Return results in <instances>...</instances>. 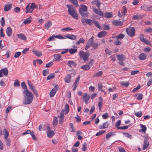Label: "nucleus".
Wrapping results in <instances>:
<instances>
[{
	"label": "nucleus",
	"instance_id": "nucleus-8",
	"mask_svg": "<svg viewBox=\"0 0 152 152\" xmlns=\"http://www.w3.org/2000/svg\"><path fill=\"white\" fill-rule=\"evenodd\" d=\"M8 70L7 68L5 67L0 70V77H3L4 76H7L8 75Z\"/></svg>",
	"mask_w": 152,
	"mask_h": 152
},
{
	"label": "nucleus",
	"instance_id": "nucleus-14",
	"mask_svg": "<svg viewBox=\"0 0 152 152\" xmlns=\"http://www.w3.org/2000/svg\"><path fill=\"white\" fill-rule=\"evenodd\" d=\"M58 86V85H56L53 88L50 93V97H53L55 94L56 91H57Z\"/></svg>",
	"mask_w": 152,
	"mask_h": 152
},
{
	"label": "nucleus",
	"instance_id": "nucleus-38",
	"mask_svg": "<svg viewBox=\"0 0 152 152\" xmlns=\"http://www.w3.org/2000/svg\"><path fill=\"white\" fill-rule=\"evenodd\" d=\"M51 25V22L50 21H49L45 23V26L46 28L48 29L50 28Z\"/></svg>",
	"mask_w": 152,
	"mask_h": 152
},
{
	"label": "nucleus",
	"instance_id": "nucleus-7",
	"mask_svg": "<svg viewBox=\"0 0 152 152\" xmlns=\"http://www.w3.org/2000/svg\"><path fill=\"white\" fill-rule=\"evenodd\" d=\"M140 39L141 41L150 46H151V44L150 42L148 39L144 38V35L143 34H141L140 35Z\"/></svg>",
	"mask_w": 152,
	"mask_h": 152
},
{
	"label": "nucleus",
	"instance_id": "nucleus-46",
	"mask_svg": "<svg viewBox=\"0 0 152 152\" xmlns=\"http://www.w3.org/2000/svg\"><path fill=\"white\" fill-rule=\"evenodd\" d=\"M14 86V87H19L20 86L19 82L18 80H16L15 81Z\"/></svg>",
	"mask_w": 152,
	"mask_h": 152
},
{
	"label": "nucleus",
	"instance_id": "nucleus-2",
	"mask_svg": "<svg viewBox=\"0 0 152 152\" xmlns=\"http://www.w3.org/2000/svg\"><path fill=\"white\" fill-rule=\"evenodd\" d=\"M87 7L86 6L83 5L80 6L79 12L81 15L84 17H88V13L87 12Z\"/></svg>",
	"mask_w": 152,
	"mask_h": 152
},
{
	"label": "nucleus",
	"instance_id": "nucleus-62",
	"mask_svg": "<svg viewBox=\"0 0 152 152\" xmlns=\"http://www.w3.org/2000/svg\"><path fill=\"white\" fill-rule=\"evenodd\" d=\"M56 38H57L60 39H65L64 37H63L62 35H55Z\"/></svg>",
	"mask_w": 152,
	"mask_h": 152
},
{
	"label": "nucleus",
	"instance_id": "nucleus-1",
	"mask_svg": "<svg viewBox=\"0 0 152 152\" xmlns=\"http://www.w3.org/2000/svg\"><path fill=\"white\" fill-rule=\"evenodd\" d=\"M68 10V13L71 15L74 19L77 20L78 17L77 13L76 12V9L71 5H66Z\"/></svg>",
	"mask_w": 152,
	"mask_h": 152
},
{
	"label": "nucleus",
	"instance_id": "nucleus-27",
	"mask_svg": "<svg viewBox=\"0 0 152 152\" xmlns=\"http://www.w3.org/2000/svg\"><path fill=\"white\" fill-rule=\"evenodd\" d=\"M147 56L146 54L142 53L139 55V58L141 60H144L146 59Z\"/></svg>",
	"mask_w": 152,
	"mask_h": 152
},
{
	"label": "nucleus",
	"instance_id": "nucleus-55",
	"mask_svg": "<svg viewBox=\"0 0 152 152\" xmlns=\"http://www.w3.org/2000/svg\"><path fill=\"white\" fill-rule=\"evenodd\" d=\"M103 72L102 71H100L96 73L94 75V76L95 77H99L101 76Z\"/></svg>",
	"mask_w": 152,
	"mask_h": 152
},
{
	"label": "nucleus",
	"instance_id": "nucleus-4",
	"mask_svg": "<svg viewBox=\"0 0 152 152\" xmlns=\"http://www.w3.org/2000/svg\"><path fill=\"white\" fill-rule=\"evenodd\" d=\"M127 34L130 37H132L135 35V29L133 27L127 28L126 29Z\"/></svg>",
	"mask_w": 152,
	"mask_h": 152
},
{
	"label": "nucleus",
	"instance_id": "nucleus-45",
	"mask_svg": "<svg viewBox=\"0 0 152 152\" xmlns=\"http://www.w3.org/2000/svg\"><path fill=\"white\" fill-rule=\"evenodd\" d=\"M55 38H56L55 35H53L48 38L47 40L48 41H52L55 40Z\"/></svg>",
	"mask_w": 152,
	"mask_h": 152
},
{
	"label": "nucleus",
	"instance_id": "nucleus-32",
	"mask_svg": "<svg viewBox=\"0 0 152 152\" xmlns=\"http://www.w3.org/2000/svg\"><path fill=\"white\" fill-rule=\"evenodd\" d=\"M91 46L93 48V49H92V50H93L97 49L99 47V45L98 43L95 42H94L93 41L92 42Z\"/></svg>",
	"mask_w": 152,
	"mask_h": 152
},
{
	"label": "nucleus",
	"instance_id": "nucleus-21",
	"mask_svg": "<svg viewBox=\"0 0 152 152\" xmlns=\"http://www.w3.org/2000/svg\"><path fill=\"white\" fill-rule=\"evenodd\" d=\"M107 33L105 31H102L98 33V37L99 38L103 37L106 35Z\"/></svg>",
	"mask_w": 152,
	"mask_h": 152
},
{
	"label": "nucleus",
	"instance_id": "nucleus-61",
	"mask_svg": "<svg viewBox=\"0 0 152 152\" xmlns=\"http://www.w3.org/2000/svg\"><path fill=\"white\" fill-rule=\"evenodd\" d=\"M87 18L85 19L83 18H82L81 19V21L82 23L84 25H86V23H87Z\"/></svg>",
	"mask_w": 152,
	"mask_h": 152
},
{
	"label": "nucleus",
	"instance_id": "nucleus-40",
	"mask_svg": "<svg viewBox=\"0 0 152 152\" xmlns=\"http://www.w3.org/2000/svg\"><path fill=\"white\" fill-rule=\"evenodd\" d=\"M124 37V35L123 34H120L117 36L115 37H112L113 38H116L117 39H122Z\"/></svg>",
	"mask_w": 152,
	"mask_h": 152
},
{
	"label": "nucleus",
	"instance_id": "nucleus-30",
	"mask_svg": "<svg viewBox=\"0 0 152 152\" xmlns=\"http://www.w3.org/2000/svg\"><path fill=\"white\" fill-rule=\"evenodd\" d=\"M12 7V5L10 4H6L4 7V11H7L10 10Z\"/></svg>",
	"mask_w": 152,
	"mask_h": 152
},
{
	"label": "nucleus",
	"instance_id": "nucleus-41",
	"mask_svg": "<svg viewBox=\"0 0 152 152\" xmlns=\"http://www.w3.org/2000/svg\"><path fill=\"white\" fill-rule=\"evenodd\" d=\"M87 148V143L86 142L84 143L82 145L81 149L82 151H85Z\"/></svg>",
	"mask_w": 152,
	"mask_h": 152
},
{
	"label": "nucleus",
	"instance_id": "nucleus-63",
	"mask_svg": "<svg viewBox=\"0 0 152 152\" xmlns=\"http://www.w3.org/2000/svg\"><path fill=\"white\" fill-rule=\"evenodd\" d=\"M144 31L145 32L151 33L152 32V28L151 27H149L148 28L145 29Z\"/></svg>",
	"mask_w": 152,
	"mask_h": 152
},
{
	"label": "nucleus",
	"instance_id": "nucleus-31",
	"mask_svg": "<svg viewBox=\"0 0 152 152\" xmlns=\"http://www.w3.org/2000/svg\"><path fill=\"white\" fill-rule=\"evenodd\" d=\"M115 135V132H110L107 134L106 138L107 140H108L110 137L113 136Z\"/></svg>",
	"mask_w": 152,
	"mask_h": 152
},
{
	"label": "nucleus",
	"instance_id": "nucleus-33",
	"mask_svg": "<svg viewBox=\"0 0 152 152\" xmlns=\"http://www.w3.org/2000/svg\"><path fill=\"white\" fill-rule=\"evenodd\" d=\"M2 134H4V136L5 139H7L8 137L9 134L7 130L6 129H4L3 131Z\"/></svg>",
	"mask_w": 152,
	"mask_h": 152
},
{
	"label": "nucleus",
	"instance_id": "nucleus-54",
	"mask_svg": "<svg viewBox=\"0 0 152 152\" xmlns=\"http://www.w3.org/2000/svg\"><path fill=\"white\" fill-rule=\"evenodd\" d=\"M64 111L65 113L67 114L69 112V106L68 104H66L65 107Z\"/></svg>",
	"mask_w": 152,
	"mask_h": 152
},
{
	"label": "nucleus",
	"instance_id": "nucleus-16",
	"mask_svg": "<svg viewBox=\"0 0 152 152\" xmlns=\"http://www.w3.org/2000/svg\"><path fill=\"white\" fill-rule=\"evenodd\" d=\"M71 76L69 74H67L65 76L64 78L65 81L67 83H69L71 82Z\"/></svg>",
	"mask_w": 152,
	"mask_h": 152
},
{
	"label": "nucleus",
	"instance_id": "nucleus-18",
	"mask_svg": "<svg viewBox=\"0 0 152 152\" xmlns=\"http://www.w3.org/2000/svg\"><path fill=\"white\" fill-rule=\"evenodd\" d=\"M32 52L34 54L38 57H40L42 55V52L39 51L33 50Z\"/></svg>",
	"mask_w": 152,
	"mask_h": 152
},
{
	"label": "nucleus",
	"instance_id": "nucleus-13",
	"mask_svg": "<svg viewBox=\"0 0 152 152\" xmlns=\"http://www.w3.org/2000/svg\"><path fill=\"white\" fill-rule=\"evenodd\" d=\"M94 37L92 36L89 39L87 42L85 48V49L86 50L90 47L92 45V42L94 41Z\"/></svg>",
	"mask_w": 152,
	"mask_h": 152
},
{
	"label": "nucleus",
	"instance_id": "nucleus-17",
	"mask_svg": "<svg viewBox=\"0 0 152 152\" xmlns=\"http://www.w3.org/2000/svg\"><path fill=\"white\" fill-rule=\"evenodd\" d=\"M67 64L68 66L71 68H72L73 67H75L77 65L76 63L72 61H68Z\"/></svg>",
	"mask_w": 152,
	"mask_h": 152
},
{
	"label": "nucleus",
	"instance_id": "nucleus-43",
	"mask_svg": "<svg viewBox=\"0 0 152 152\" xmlns=\"http://www.w3.org/2000/svg\"><path fill=\"white\" fill-rule=\"evenodd\" d=\"M53 125L54 126H56L58 124V119L57 117H54L53 120Z\"/></svg>",
	"mask_w": 152,
	"mask_h": 152
},
{
	"label": "nucleus",
	"instance_id": "nucleus-23",
	"mask_svg": "<svg viewBox=\"0 0 152 152\" xmlns=\"http://www.w3.org/2000/svg\"><path fill=\"white\" fill-rule=\"evenodd\" d=\"M6 33L8 37H10L11 36L12 34V30L11 28L10 27H8L7 28L6 30Z\"/></svg>",
	"mask_w": 152,
	"mask_h": 152
},
{
	"label": "nucleus",
	"instance_id": "nucleus-51",
	"mask_svg": "<svg viewBox=\"0 0 152 152\" xmlns=\"http://www.w3.org/2000/svg\"><path fill=\"white\" fill-rule=\"evenodd\" d=\"M30 7L32 9H34L36 8L37 7V6L36 4L34 3H31V5L30 6Z\"/></svg>",
	"mask_w": 152,
	"mask_h": 152
},
{
	"label": "nucleus",
	"instance_id": "nucleus-53",
	"mask_svg": "<svg viewBox=\"0 0 152 152\" xmlns=\"http://www.w3.org/2000/svg\"><path fill=\"white\" fill-rule=\"evenodd\" d=\"M49 70L48 69H46L42 71V74L43 76H46L49 74Z\"/></svg>",
	"mask_w": 152,
	"mask_h": 152
},
{
	"label": "nucleus",
	"instance_id": "nucleus-47",
	"mask_svg": "<svg viewBox=\"0 0 152 152\" xmlns=\"http://www.w3.org/2000/svg\"><path fill=\"white\" fill-rule=\"evenodd\" d=\"M68 51L69 53L71 54H73L75 53L77 51V49H70Z\"/></svg>",
	"mask_w": 152,
	"mask_h": 152
},
{
	"label": "nucleus",
	"instance_id": "nucleus-58",
	"mask_svg": "<svg viewBox=\"0 0 152 152\" xmlns=\"http://www.w3.org/2000/svg\"><path fill=\"white\" fill-rule=\"evenodd\" d=\"M73 30V29L70 28V27H67L66 28H64L63 29H62V31H72Z\"/></svg>",
	"mask_w": 152,
	"mask_h": 152
},
{
	"label": "nucleus",
	"instance_id": "nucleus-57",
	"mask_svg": "<svg viewBox=\"0 0 152 152\" xmlns=\"http://www.w3.org/2000/svg\"><path fill=\"white\" fill-rule=\"evenodd\" d=\"M70 1L73 4L75 5L76 7H77L78 6V1L77 0H70Z\"/></svg>",
	"mask_w": 152,
	"mask_h": 152
},
{
	"label": "nucleus",
	"instance_id": "nucleus-5",
	"mask_svg": "<svg viewBox=\"0 0 152 152\" xmlns=\"http://www.w3.org/2000/svg\"><path fill=\"white\" fill-rule=\"evenodd\" d=\"M23 103L24 104H30L32 102L33 98L24 97Z\"/></svg>",
	"mask_w": 152,
	"mask_h": 152
},
{
	"label": "nucleus",
	"instance_id": "nucleus-42",
	"mask_svg": "<svg viewBox=\"0 0 152 152\" xmlns=\"http://www.w3.org/2000/svg\"><path fill=\"white\" fill-rule=\"evenodd\" d=\"M85 41V40L83 38H81L76 43V44L79 45L81 43H84Z\"/></svg>",
	"mask_w": 152,
	"mask_h": 152
},
{
	"label": "nucleus",
	"instance_id": "nucleus-50",
	"mask_svg": "<svg viewBox=\"0 0 152 152\" xmlns=\"http://www.w3.org/2000/svg\"><path fill=\"white\" fill-rule=\"evenodd\" d=\"M134 113L135 115L139 117H141L142 115V113L141 111L135 112Z\"/></svg>",
	"mask_w": 152,
	"mask_h": 152
},
{
	"label": "nucleus",
	"instance_id": "nucleus-36",
	"mask_svg": "<svg viewBox=\"0 0 152 152\" xmlns=\"http://www.w3.org/2000/svg\"><path fill=\"white\" fill-rule=\"evenodd\" d=\"M140 126L141 128V129L140 130V132H142L144 133H145L147 130V128L145 125L142 124H140Z\"/></svg>",
	"mask_w": 152,
	"mask_h": 152
},
{
	"label": "nucleus",
	"instance_id": "nucleus-3",
	"mask_svg": "<svg viewBox=\"0 0 152 152\" xmlns=\"http://www.w3.org/2000/svg\"><path fill=\"white\" fill-rule=\"evenodd\" d=\"M79 55L80 57L82 58L85 62L88 60V57L89 56L88 51L84 53L83 51H80L79 53Z\"/></svg>",
	"mask_w": 152,
	"mask_h": 152
},
{
	"label": "nucleus",
	"instance_id": "nucleus-29",
	"mask_svg": "<svg viewBox=\"0 0 152 152\" xmlns=\"http://www.w3.org/2000/svg\"><path fill=\"white\" fill-rule=\"evenodd\" d=\"M90 64H87L85 65L84 66H81V68L83 69L84 70H86L89 69L91 66L89 65Z\"/></svg>",
	"mask_w": 152,
	"mask_h": 152
},
{
	"label": "nucleus",
	"instance_id": "nucleus-15",
	"mask_svg": "<svg viewBox=\"0 0 152 152\" xmlns=\"http://www.w3.org/2000/svg\"><path fill=\"white\" fill-rule=\"evenodd\" d=\"M64 110H62L61 111L60 115L58 117L59 118V124H62L63 123L64 120Z\"/></svg>",
	"mask_w": 152,
	"mask_h": 152
},
{
	"label": "nucleus",
	"instance_id": "nucleus-19",
	"mask_svg": "<svg viewBox=\"0 0 152 152\" xmlns=\"http://www.w3.org/2000/svg\"><path fill=\"white\" fill-rule=\"evenodd\" d=\"M116 57L120 61H123L125 59V57L123 55H117Z\"/></svg>",
	"mask_w": 152,
	"mask_h": 152
},
{
	"label": "nucleus",
	"instance_id": "nucleus-37",
	"mask_svg": "<svg viewBox=\"0 0 152 152\" xmlns=\"http://www.w3.org/2000/svg\"><path fill=\"white\" fill-rule=\"evenodd\" d=\"M113 16L112 12H106L104 15V17L106 18H110Z\"/></svg>",
	"mask_w": 152,
	"mask_h": 152
},
{
	"label": "nucleus",
	"instance_id": "nucleus-59",
	"mask_svg": "<svg viewBox=\"0 0 152 152\" xmlns=\"http://www.w3.org/2000/svg\"><path fill=\"white\" fill-rule=\"evenodd\" d=\"M122 8L123 10V11L121 13L124 16L125 15L126 13L127 12V10L126 8L124 6Z\"/></svg>",
	"mask_w": 152,
	"mask_h": 152
},
{
	"label": "nucleus",
	"instance_id": "nucleus-26",
	"mask_svg": "<svg viewBox=\"0 0 152 152\" xmlns=\"http://www.w3.org/2000/svg\"><path fill=\"white\" fill-rule=\"evenodd\" d=\"M17 36L18 38L23 40H26V38L24 35L22 34H18Z\"/></svg>",
	"mask_w": 152,
	"mask_h": 152
},
{
	"label": "nucleus",
	"instance_id": "nucleus-10",
	"mask_svg": "<svg viewBox=\"0 0 152 152\" xmlns=\"http://www.w3.org/2000/svg\"><path fill=\"white\" fill-rule=\"evenodd\" d=\"M149 139L148 137H145V139L144 140V143L143 145V147L142 148V150H145V149L147 148L149 145V142L148 141Z\"/></svg>",
	"mask_w": 152,
	"mask_h": 152
},
{
	"label": "nucleus",
	"instance_id": "nucleus-9",
	"mask_svg": "<svg viewBox=\"0 0 152 152\" xmlns=\"http://www.w3.org/2000/svg\"><path fill=\"white\" fill-rule=\"evenodd\" d=\"M92 9L93 12L96 14L101 16H103V12L99 10V9H98L94 6L92 7Z\"/></svg>",
	"mask_w": 152,
	"mask_h": 152
},
{
	"label": "nucleus",
	"instance_id": "nucleus-25",
	"mask_svg": "<svg viewBox=\"0 0 152 152\" xmlns=\"http://www.w3.org/2000/svg\"><path fill=\"white\" fill-rule=\"evenodd\" d=\"M92 5L95 4L98 9H100V5L101 4L100 2L97 0H96L91 3Z\"/></svg>",
	"mask_w": 152,
	"mask_h": 152
},
{
	"label": "nucleus",
	"instance_id": "nucleus-48",
	"mask_svg": "<svg viewBox=\"0 0 152 152\" xmlns=\"http://www.w3.org/2000/svg\"><path fill=\"white\" fill-rule=\"evenodd\" d=\"M55 75L54 74H50L47 77L48 80L51 79L54 77Z\"/></svg>",
	"mask_w": 152,
	"mask_h": 152
},
{
	"label": "nucleus",
	"instance_id": "nucleus-35",
	"mask_svg": "<svg viewBox=\"0 0 152 152\" xmlns=\"http://www.w3.org/2000/svg\"><path fill=\"white\" fill-rule=\"evenodd\" d=\"M65 37L69 39L72 40L75 39L76 38V36L72 34H69L68 35H66Z\"/></svg>",
	"mask_w": 152,
	"mask_h": 152
},
{
	"label": "nucleus",
	"instance_id": "nucleus-28",
	"mask_svg": "<svg viewBox=\"0 0 152 152\" xmlns=\"http://www.w3.org/2000/svg\"><path fill=\"white\" fill-rule=\"evenodd\" d=\"M32 20V18L31 16L26 19L23 21V23L25 24L29 23Z\"/></svg>",
	"mask_w": 152,
	"mask_h": 152
},
{
	"label": "nucleus",
	"instance_id": "nucleus-20",
	"mask_svg": "<svg viewBox=\"0 0 152 152\" xmlns=\"http://www.w3.org/2000/svg\"><path fill=\"white\" fill-rule=\"evenodd\" d=\"M113 23L115 26H121L123 24L122 22L116 20L113 21Z\"/></svg>",
	"mask_w": 152,
	"mask_h": 152
},
{
	"label": "nucleus",
	"instance_id": "nucleus-64",
	"mask_svg": "<svg viewBox=\"0 0 152 152\" xmlns=\"http://www.w3.org/2000/svg\"><path fill=\"white\" fill-rule=\"evenodd\" d=\"M102 116L104 119H106L108 117L109 115L108 113H106L103 114Z\"/></svg>",
	"mask_w": 152,
	"mask_h": 152
},
{
	"label": "nucleus",
	"instance_id": "nucleus-60",
	"mask_svg": "<svg viewBox=\"0 0 152 152\" xmlns=\"http://www.w3.org/2000/svg\"><path fill=\"white\" fill-rule=\"evenodd\" d=\"M53 64V62L52 61H50L48 63L46 64L45 65V67L47 68H49L52 66Z\"/></svg>",
	"mask_w": 152,
	"mask_h": 152
},
{
	"label": "nucleus",
	"instance_id": "nucleus-22",
	"mask_svg": "<svg viewBox=\"0 0 152 152\" xmlns=\"http://www.w3.org/2000/svg\"><path fill=\"white\" fill-rule=\"evenodd\" d=\"M54 134V132L53 131H47V135L48 137L51 138L53 137Z\"/></svg>",
	"mask_w": 152,
	"mask_h": 152
},
{
	"label": "nucleus",
	"instance_id": "nucleus-11",
	"mask_svg": "<svg viewBox=\"0 0 152 152\" xmlns=\"http://www.w3.org/2000/svg\"><path fill=\"white\" fill-rule=\"evenodd\" d=\"M27 82L28 86H29L32 91L35 94L36 96H38V94L37 93V91L34 88L33 84L28 80L27 81Z\"/></svg>",
	"mask_w": 152,
	"mask_h": 152
},
{
	"label": "nucleus",
	"instance_id": "nucleus-49",
	"mask_svg": "<svg viewBox=\"0 0 152 152\" xmlns=\"http://www.w3.org/2000/svg\"><path fill=\"white\" fill-rule=\"evenodd\" d=\"M86 23L90 25H91L92 24L94 23V20H92L91 19H87Z\"/></svg>",
	"mask_w": 152,
	"mask_h": 152
},
{
	"label": "nucleus",
	"instance_id": "nucleus-56",
	"mask_svg": "<svg viewBox=\"0 0 152 152\" xmlns=\"http://www.w3.org/2000/svg\"><path fill=\"white\" fill-rule=\"evenodd\" d=\"M21 53L19 52H17L15 53L14 56V57L15 58H17L19 57L21 55Z\"/></svg>",
	"mask_w": 152,
	"mask_h": 152
},
{
	"label": "nucleus",
	"instance_id": "nucleus-12",
	"mask_svg": "<svg viewBox=\"0 0 152 152\" xmlns=\"http://www.w3.org/2000/svg\"><path fill=\"white\" fill-rule=\"evenodd\" d=\"M90 97V95H88L87 93L84 94L83 96V100L84 101L86 104H87L89 100Z\"/></svg>",
	"mask_w": 152,
	"mask_h": 152
},
{
	"label": "nucleus",
	"instance_id": "nucleus-6",
	"mask_svg": "<svg viewBox=\"0 0 152 152\" xmlns=\"http://www.w3.org/2000/svg\"><path fill=\"white\" fill-rule=\"evenodd\" d=\"M23 94L24 97L33 98L34 95L32 93L28 90H24L23 91Z\"/></svg>",
	"mask_w": 152,
	"mask_h": 152
},
{
	"label": "nucleus",
	"instance_id": "nucleus-34",
	"mask_svg": "<svg viewBox=\"0 0 152 152\" xmlns=\"http://www.w3.org/2000/svg\"><path fill=\"white\" fill-rule=\"evenodd\" d=\"M120 84L121 86L126 87H128L129 85V83L128 81H121Z\"/></svg>",
	"mask_w": 152,
	"mask_h": 152
},
{
	"label": "nucleus",
	"instance_id": "nucleus-52",
	"mask_svg": "<svg viewBox=\"0 0 152 152\" xmlns=\"http://www.w3.org/2000/svg\"><path fill=\"white\" fill-rule=\"evenodd\" d=\"M21 86L22 88L25 90H28L24 82H23L21 83Z\"/></svg>",
	"mask_w": 152,
	"mask_h": 152
},
{
	"label": "nucleus",
	"instance_id": "nucleus-44",
	"mask_svg": "<svg viewBox=\"0 0 152 152\" xmlns=\"http://www.w3.org/2000/svg\"><path fill=\"white\" fill-rule=\"evenodd\" d=\"M29 5L30 4H29L26 8V13H27L28 12H29L31 10V9H32L31 8V7H30Z\"/></svg>",
	"mask_w": 152,
	"mask_h": 152
},
{
	"label": "nucleus",
	"instance_id": "nucleus-24",
	"mask_svg": "<svg viewBox=\"0 0 152 152\" xmlns=\"http://www.w3.org/2000/svg\"><path fill=\"white\" fill-rule=\"evenodd\" d=\"M109 124L107 122L104 123L102 125H99V128L100 129H106L108 127Z\"/></svg>",
	"mask_w": 152,
	"mask_h": 152
},
{
	"label": "nucleus",
	"instance_id": "nucleus-39",
	"mask_svg": "<svg viewBox=\"0 0 152 152\" xmlns=\"http://www.w3.org/2000/svg\"><path fill=\"white\" fill-rule=\"evenodd\" d=\"M61 57V56L59 54H56L54 55V59L56 61H59Z\"/></svg>",
	"mask_w": 152,
	"mask_h": 152
}]
</instances>
